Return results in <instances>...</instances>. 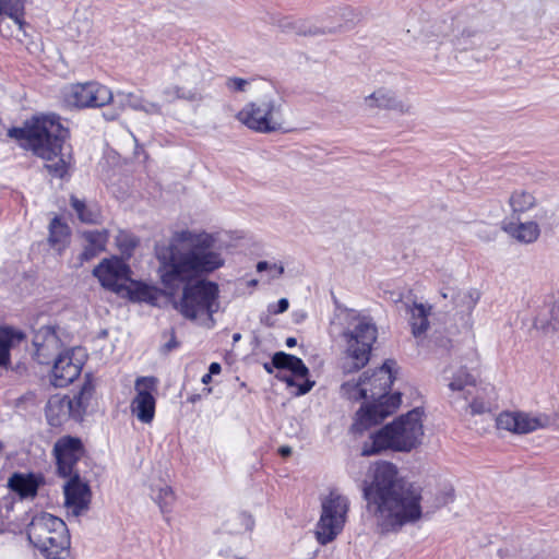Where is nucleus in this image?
Segmentation results:
<instances>
[{
    "instance_id": "f257e3e1",
    "label": "nucleus",
    "mask_w": 559,
    "mask_h": 559,
    "mask_svg": "<svg viewBox=\"0 0 559 559\" xmlns=\"http://www.w3.org/2000/svg\"><path fill=\"white\" fill-rule=\"evenodd\" d=\"M156 258L162 284L169 289L182 286L176 310L188 320L212 328L213 314L219 307V289L203 277L225 263L215 236L203 229L176 230L166 245L157 248Z\"/></svg>"
},
{
    "instance_id": "f03ea898",
    "label": "nucleus",
    "mask_w": 559,
    "mask_h": 559,
    "mask_svg": "<svg viewBox=\"0 0 559 559\" xmlns=\"http://www.w3.org/2000/svg\"><path fill=\"white\" fill-rule=\"evenodd\" d=\"M362 498L381 534L397 533L423 516L421 487L400 477L391 462L374 465L371 480L364 481Z\"/></svg>"
},
{
    "instance_id": "7ed1b4c3",
    "label": "nucleus",
    "mask_w": 559,
    "mask_h": 559,
    "mask_svg": "<svg viewBox=\"0 0 559 559\" xmlns=\"http://www.w3.org/2000/svg\"><path fill=\"white\" fill-rule=\"evenodd\" d=\"M8 135L25 141V146L47 163V170L62 178L70 163V155L64 152L69 130L64 128L59 117L55 115L36 117L27 121L23 128H12Z\"/></svg>"
},
{
    "instance_id": "20e7f679",
    "label": "nucleus",
    "mask_w": 559,
    "mask_h": 559,
    "mask_svg": "<svg viewBox=\"0 0 559 559\" xmlns=\"http://www.w3.org/2000/svg\"><path fill=\"white\" fill-rule=\"evenodd\" d=\"M424 408L415 407L397 416L393 421L371 433L361 449L364 456L381 454L383 451L408 453L421 444L424 437Z\"/></svg>"
},
{
    "instance_id": "39448f33",
    "label": "nucleus",
    "mask_w": 559,
    "mask_h": 559,
    "mask_svg": "<svg viewBox=\"0 0 559 559\" xmlns=\"http://www.w3.org/2000/svg\"><path fill=\"white\" fill-rule=\"evenodd\" d=\"M420 37L428 44L448 40L460 51L474 49L484 44L483 17L462 11L454 16L428 21L420 31Z\"/></svg>"
},
{
    "instance_id": "423d86ee",
    "label": "nucleus",
    "mask_w": 559,
    "mask_h": 559,
    "mask_svg": "<svg viewBox=\"0 0 559 559\" xmlns=\"http://www.w3.org/2000/svg\"><path fill=\"white\" fill-rule=\"evenodd\" d=\"M344 320L346 326L342 336L346 349L342 369L344 373H352L368 364L372 345L378 337V329L371 318L360 316L354 310L346 311Z\"/></svg>"
},
{
    "instance_id": "0eeeda50",
    "label": "nucleus",
    "mask_w": 559,
    "mask_h": 559,
    "mask_svg": "<svg viewBox=\"0 0 559 559\" xmlns=\"http://www.w3.org/2000/svg\"><path fill=\"white\" fill-rule=\"evenodd\" d=\"M236 119L248 129L260 133L284 130L283 105L274 95L246 104L236 115Z\"/></svg>"
},
{
    "instance_id": "6e6552de",
    "label": "nucleus",
    "mask_w": 559,
    "mask_h": 559,
    "mask_svg": "<svg viewBox=\"0 0 559 559\" xmlns=\"http://www.w3.org/2000/svg\"><path fill=\"white\" fill-rule=\"evenodd\" d=\"M95 386H80L72 397L69 395H52L45 407V415L49 426L60 427L69 419L80 421L94 395Z\"/></svg>"
},
{
    "instance_id": "1a4fd4ad",
    "label": "nucleus",
    "mask_w": 559,
    "mask_h": 559,
    "mask_svg": "<svg viewBox=\"0 0 559 559\" xmlns=\"http://www.w3.org/2000/svg\"><path fill=\"white\" fill-rule=\"evenodd\" d=\"M349 510L348 499L330 492L321 502V515L316 526V538L320 545L333 542L343 531Z\"/></svg>"
},
{
    "instance_id": "9d476101",
    "label": "nucleus",
    "mask_w": 559,
    "mask_h": 559,
    "mask_svg": "<svg viewBox=\"0 0 559 559\" xmlns=\"http://www.w3.org/2000/svg\"><path fill=\"white\" fill-rule=\"evenodd\" d=\"M67 106L75 108L102 107L114 100L111 91L97 82L70 84L62 90Z\"/></svg>"
},
{
    "instance_id": "9b49d317",
    "label": "nucleus",
    "mask_w": 559,
    "mask_h": 559,
    "mask_svg": "<svg viewBox=\"0 0 559 559\" xmlns=\"http://www.w3.org/2000/svg\"><path fill=\"white\" fill-rule=\"evenodd\" d=\"M86 449L80 437L66 435L58 438L52 448L57 475L61 478L80 474L78 463L85 455Z\"/></svg>"
},
{
    "instance_id": "f8f14e48",
    "label": "nucleus",
    "mask_w": 559,
    "mask_h": 559,
    "mask_svg": "<svg viewBox=\"0 0 559 559\" xmlns=\"http://www.w3.org/2000/svg\"><path fill=\"white\" fill-rule=\"evenodd\" d=\"M402 403V393L399 391H384L372 402L364 403L358 409L357 424L364 429L380 424L388 416L396 412Z\"/></svg>"
},
{
    "instance_id": "ddd939ff",
    "label": "nucleus",
    "mask_w": 559,
    "mask_h": 559,
    "mask_svg": "<svg viewBox=\"0 0 559 559\" xmlns=\"http://www.w3.org/2000/svg\"><path fill=\"white\" fill-rule=\"evenodd\" d=\"M93 274L98 278L102 286L120 294L123 292V286L129 282L131 270L118 257L104 259L94 270Z\"/></svg>"
},
{
    "instance_id": "4468645a",
    "label": "nucleus",
    "mask_w": 559,
    "mask_h": 559,
    "mask_svg": "<svg viewBox=\"0 0 559 559\" xmlns=\"http://www.w3.org/2000/svg\"><path fill=\"white\" fill-rule=\"evenodd\" d=\"M33 345L37 361L48 364L50 359L63 352L64 342L61 330L51 325L40 326L34 333Z\"/></svg>"
},
{
    "instance_id": "2eb2a0df",
    "label": "nucleus",
    "mask_w": 559,
    "mask_h": 559,
    "mask_svg": "<svg viewBox=\"0 0 559 559\" xmlns=\"http://www.w3.org/2000/svg\"><path fill=\"white\" fill-rule=\"evenodd\" d=\"M548 217L547 209H538L533 214L532 221H522V218H512L502 222L501 228L512 239L521 243H533L540 236L539 223Z\"/></svg>"
},
{
    "instance_id": "dca6fc26",
    "label": "nucleus",
    "mask_w": 559,
    "mask_h": 559,
    "mask_svg": "<svg viewBox=\"0 0 559 559\" xmlns=\"http://www.w3.org/2000/svg\"><path fill=\"white\" fill-rule=\"evenodd\" d=\"M364 106L369 110H392L400 115H414L415 107L406 98H401L393 90L381 86L364 98Z\"/></svg>"
},
{
    "instance_id": "f3484780",
    "label": "nucleus",
    "mask_w": 559,
    "mask_h": 559,
    "mask_svg": "<svg viewBox=\"0 0 559 559\" xmlns=\"http://www.w3.org/2000/svg\"><path fill=\"white\" fill-rule=\"evenodd\" d=\"M52 367V377L56 381L71 384L80 376L84 365L85 354L82 348L73 347L57 355Z\"/></svg>"
},
{
    "instance_id": "a211bd4d",
    "label": "nucleus",
    "mask_w": 559,
    "mask_h": 559,
    "mask_svg": "<svg viewBox=\"0 0 559 559\" xmlns=\"http://www.w3.org/2000/svg\"><path fill=\"white\" fill-rule=\"evenodd\" d=\"M66 478L68 480L63 486L64 504L78 516L88 509L92 496L91 488L88 483L82 479L81 474H73Z\"/></svg>"
},
{
    "instance_id": "6ab92c4d",
    "label": "nucleus",
    "mask_w": 559,
    "mask_h": 559,
    "mask_svg": "<svg viewBox=\"0 0 559 559\" xmlns=\"http://www.w3.org/2000/svg\"><path fill=\"white\" fill-rule=\"evenodd\" d=\"M156 386H135V394L130 402V413L143 425H151L156 414Z\"/></svg>"
},
{
    "instance_id": "aec40b11",
    "label": "nucleus",
    "mask_w": 559,
    "mask_h": 559,
    "mask_svg": "<svg viewBox=\"0 0 559 559\" xmlns=\"http://www.w3.org/2000/svg\"><path fill=\"white\" fill-rule=\"evenodd\" d=\"M272 364L281 373L289 372V376L283 374L286 384H297L299 380H304L302 384H316L308 379L309 370L304 361L294 355L278 352L274 354Z\"/></svg>"
},
{
    "instance_id": "412c9836",
    "label": "nucleus",
    "mask_w": 559,
    "mask_h": 559,
    "mask_svg": "<svg viewBox=\"0 0 559 559\" xmlns=\"http://www.w3.org/2000/svg\"><path fill=\"white\" fill-rule=\"evenodd\" d=\"M57 527L52 531V534L45 540V545L39 551L47 559H64L69 552L70 536L68 527L63 520L61 522H55Z\"/></svg>"
},
{
    "instance_id": "4be33fe9",
    "label": "nucleus",
    "mask_w": 559,
    "mask_h": 559,
    "mask_svg": "<svg viewBox=\"0 0 559 559\" xmlns=\"http://www.w3.org/2000/svg\"><path fill=\"white\" fill-rule=\"evenodd\" d=\"M61 521L60 518L46 512L34 516L27 526V538L29 543L39 550L45 545V540H48L47 538L57 527L55 522Z\"/></svg>"
},
{
    "instance_id": "5701e85b",
    "label": "nucleus",
    "mask_w": 559,
    "mask_h": 559,
    "mask_svg": "<svg viewBox=\"0 0 559 559\" xmlns=\"http://www.w3.org/2000/svg\"><path fill=\"white\" fill-rule=\"evenodd\" d=\"M44 481L41 474L15 472L8 479V488L22 499L34 498Z\"/></svg>"
},
{
    "instance_id": "b1692460",
    "label": "nucleus",
    "mask_w": 559,
    "mask_h": 559,
    "mask_svg": "<svg viewBox=\"0 0 559 559\" xmlns=\"http://www.w3.org/2000/svg\"><path fill=\"white\" fill-rule=\"evenodd\" d=\"M409 314V325L412 335L421 342L428 335L430 329L429 317L432 312V306L429 304L414 301L407 306Z\"/></svg>"
},
{
    "instance_id": "393cba45",
    "label": "nucleus",
    "mask_w": 559,
    "mask_h": 559,
    "mask_svg": "<svg viewBox=\"0 0 559 559\" xmlns=\"http://www.w3.org/2000/svg\"><path fill=\"white\" fill-rule=\"evenodd\" d=\"M512 218H522L524 214L535 213L538 209H546L538 201L534 192L524 188L514 189L508 199Z\"/></svg>"
},
{
    "instance_id": "a878e982",
    "label": "nucleus",
    "mask_w": 559,
    "mask_h": 559,
    "mask_svg": "<svg viewBox=\"0 0 559 559\" xmlns=\"http://www.w3.org/2000/svg\"><path fill=\"white\" fill-rule=\"evenodd\" d=\"M497 428L514 433H528L536 430L540 424L537 418H531L523 413L503 412L496 419Z\"/></svg>"
},
{
    "instance_id": "bb28decb",
    "label": "nucleus",
    "mask_w": 559,
    "mask_h": 559,
    "mask_svg": "<svg viewBox=\"0 0 559 559\" xmlns=\"http://www.w3.org/2000/svg\"><path fill=\"white\" fill-rule=\"evenodd\" d=\"M443 299H451L453 308L460 313L469 314L476 307L480 294L474 288L445 287L440 290Z\"/></svg>"
},
{
    "instance_id": "cd10ccee",
    "label": "nucleus",
    "mask_w": 559,
    "mask_h": 559,
    "mask_svg": "<svg viewBox=\"0 0 559 559\" xmlns=\"http://www.w3.org/2000/svg\"><path fill=\"white\" fill-rule=\"evenodd\" d=\"M83 251L81 260L88 261L106 250L109 233L107 229L82 231Z\"/></svg>"
},
{
    "instance_id": "c85d7f7f",
    "label": "nucleus",
    "mask_w": 559,
    "mask_h": 559,
    "mask_svg": "<svg viewBox=\"0 0 559 559\" xmlns=\"http://www.w3.org/2000/svg\"><path fill=\"white\" fill-rule=\"evenodd\" d=\"M159 95L162 100L167 104H173L177 100L194 103L203 99L202 94L197 87H186L177 83L164 85L160 88Z\"/></svg>"
},
{
    "instance_id": "c756f323",
    "label": "nucleus",
    "mask_w": 559,
    "mask_h": 559,
    "mask_svg": "<svg viewBox=\"0 0 559 559\" xmlns=\"http://www.w3.org/2000/svg\"><path fill=\"white\" fill-rule=\"evenodd\" d=\"M397 374V364L394 360H386L370 374L369 371L364 372V378H360L356 384H366V382L370 384H393L395 381L400 380Z\"/></svg>"
},
{
    "instance_id": "7c9ffc66",
    "label": "nucleus",
    "mask_w": 559,
    "mask_h": 559,
    "mask_svg": "<svg viewBox=\"0 0 559 559\" xmlns=\"http://www.w3.org/2000/svg\"><path fill=\"white\" fill-rule=\"evenodd\" d=\"M70 228L59 217H55L49 224L48 242L57 252L61 253L69 245Z\"/></svg>"
},
{
    "instance_id": "2f4dec72",
    "label": "nucleus",
    "mask_w": 559,
    "mask_h": 559,
    "mask_svg": "<svg viewBox=\"0 0 559 559\" xmlns=\"http://www.w3.org/2000/svg\"><path fill=\"white\" fill-rule=\"evenodd\" d=\"M119 296L127 297L132 301L153 302L156 299V290L144 283L129 278Z\"/></svg>"
},
{
    "instance_id": "473e14b6",
    "label": "nucleus",
    "mask_w": 559,
    "mask_h": 559,
    "mask_svg": "<svg viewBox=\"0 0 559 559\" xmlns=\"http://www.w3.org/2000/svg\"><path fill=\"white\" fill-rule=\"evenodd\" d=\"M70 204L82 223H100L102 213L97 204H87L84 200H81L75 195H71Z\"/></svg>"
},
{
    "instance_id": "72a5a7b5",
    "label": "nucleus",
    "mask_w": 559,
    "mask_h": 559,
    "mask_svg": "<svg viewBox=\"0 0 559 559\" xmlns=\"http://www.w3.org/2000/svg\"><path fill=\"white\" fill-rule=\"evenodd\" d=\"M472 415H481L491 413L498 408L497 395L493 390L487 392L485 388L477 392L476 396L469 403Z\"/></svg>"
},
{
    "instance_id": "f704fd0d",
    "label": "nucleus",
    "mask_w": 559,
    "mask_h": 559,
    "mask_svg": "<svg viewBox=\"0 0 559 559\" xmlns=\"http://www.w3.org/2000/svg\"><path fill=\"white\" fill-rule=\"evenodd\" d=\"M25 335L12 328H0V367L7 366L10 360V349L14 342H21Z\"/></svg>"
},
{
    "instance_id": "c9c22d12",
    "label": "nucleus",
    "mask_w": 559,
    "mask_h": 559,
    "mask_svg": "<svg viewBox=\"0 0 559 559\" xmlns=\"http://www.w3.org/2000/svg\"><path fill=\"white\" fill-rule=\"evenodd\" d=\"M281 26H282L283 31H285V32H294L297 35H302V36H314V35H319V34L333 33L335 31L334 28H330V27L321 28V27H317V26H311V25H309L308 22L302 21V20L285 21V22H283V24Z\"/></svg>"
},
{
    "instance_id": "e433bc0d",
    "label": "nucleus",
    "mask_w": 559,
    "mask_h": 559,
    "mask_svg": "<svg viewBox=\"0 0 559 559\" xmlns=\"http://www.w3.org/2000/svg\"><path fill=\"white\" fill-rule=\"evenodd\" d=\"M548 317L538 316L535 320V326L544 333L555 332L559 329V304H552L548 309Z\"/></svg>"
},
{
    "instance_id": "4c0bfd02",
    "label": "nucleus",
    "mask_w": 559,
    "mask_h": 559,
    "mask_svg": "<svg viewBox=\"0 0 559 559\" xmlns=\"http://www.w3.org/2000/svg\"><path fill=\"white\" fill-rule=\"evenodd\" d=\"M152 498L158 504L162 513H167L175 501V493L170 486L165 485L157 489H152Z\"/></svg>"
},
{
    "instance_id": "58836bf2",
    "label": "nucleus",
    "mask_w": 559,
    "mask_h": 559,
    "mask_svg": "<svg viewBox=\"0 0 559 559\" xmlns=\"http://www.w3.org/2000/svg\"><path fill=\"white\" fill-rule=\"evenodd\" d=\"M177 78L185 83L198 85L202 81V73L197 64L182 63L175 70Z\"/></svg>"
},
{
    "instance_id": "ea45409f",
    "label": "nucleus",
    "mask_w": 559,
    "mask_h": 559,
    "mask_svg": "<svg viewBox=\"0 0 559 559\" xmlns=\"http://www.w3.org/2000/svg\"><path fill=\"white\" fill-rule=\"evenodd\" d=\"M116 246L122 255L129 258L139 245V239L130 231L119 230L116 238Z\"/></svg>"
},
{
    "instance_id": "a19ab883",
    "label": "nucleus",
    "mask_w": 559,
    "mask_h": 559,
    "mask_svg": "<svg viewBox=\"0 0 559 559\" xmlns=\"http://www.w3.org/2000/svg\"><path fill=\"white\" fill-rule=\"evenodd\" d=\"M142 96L133 94V93H123L118 92L116 94V104L120 106V108L129 107L133 110H139L141 105Z\"/></svg>"
},
{
    "instance_id": "79ce46f5",
    "label": "nucleus",
    "mask_w": 559,
    "mask_h": 559,
    "mask_svg": "<svg viewBox=\"0 0 559 559\" xmlns=\"http://www.w3.org/2000/svg\"><path fill=\"white\" fill-rule=\"evenodd\" d=\"M139 111H143L146 115H162V105L157 102H151L142 97Z\"/></svg>"
},
{
    "instance_id": "37998d69",
    "label": "nucleus",
    "mask_w": 559,
    "mask_h": 559,
    "mask_svg": "<svg viewBox=\"0 0 559 559\" xmlns=\"http://www.w3.org/2000/svg\"><path fill=\"white\" fill-rule=\"evenodd\" d=\"M342 395L354 397L355 400H365L367 397V390L365 386H341Z\"/></svg>"
},
{
    "instance_id": "c03bdc74",
    "label": "nucleus",
    "mask_w": 559,
    "mask_h": 559,
    "mask_svg": "<svg viewBox=\"0 0 559 559\" xmlns=\"http://www.w3.org/2000/svg\"><path fill=\"white\" fill-rule=\"evenodd\" d=\"M249 82L241 78H228L226 80V87L233 92H245Z\"/></svg>"
},
{
    "instance_id": "a18cd8bd",
    "label": "nucleus",
    "mask_w": 559,
    "mask_h": 559,
    "mask_svg": "<svg viewBox=\"0 0 559 559\" xmlns=\"http://www.w3.org/2000/svg\"><path fill=\"white\" fill-rule=\"evenodd\" d=\"M475 380L466 372L465 369L460 368L457 373L453 377V379L448 383L451 385L454 384H474Z\"/></svg>"
},
{
    "instance_id": "49530a36",
    "label": "nucleus",
    "mask_w": 559,
    "mask_h": 559,
    "mask_svg": "<svg viewBox=\"0 0 559 559\" xmlns=\"http://www.w3.org/2000/svg\"><path fill=\"white\" fill-rule=\"evenodd\" d=\"M289 307V301L287 298H281L275 304H270L267 306V311L271 313V314H278V313H283L285 312Z\"/></svg>"
},
{
    "instance_id": "de8ad7c7",
    "label": "nucleus",
    "mask_w": 559,
    "mask_h": 559,
    "mask_svg": "<svg viewBox=\"0 0 559 559\" xmlns=\"http://www.w3.org/2000/svg\"><path fill=\"white\" fill-rule=\"evenodd\" d=\"M212 393V386H204L201 394H191L188 396L187 401L194 404L200 401L202 397L209 396Z\"/></svg>"
},
{
    "instance_id": "09e8293b",
    "label": "nucleus",
    "mask_w": 559,
    "mask_h": 559,
    "mask_svg": "<svg viewBox=\"0 0 559 559\" xmlns=\"http://www.w3.org/2000/svg\"><path fill=\"white\" fill-rule=\"evenodd\" d=\"M270 278H278L284 273V266L282 264H271L270 266Z\"/></svg>"
},
{
    "instance_id": "8fccbe9b",
    "label": "nucleus",
    "mask_w": 559,
    "mask_h": 559,
    "mask_svg": "<svg viewBox=\"0 0 559 559\" xmlns=\"http://www.w3.org/2000/svg\"><path fill=\"white\" fill-rule=\"evenodd\" d=\"M155 381H156L155 378L138 377L135 379L134 384H136V385H140V384H154Z\"/></svg>"
},
{
    "instance_id": "3c124183",
    "label": "nucleus",
    "mask_w": 559,
    "mask_h": 559,
    "mask_svg": "<svg viewBox=\"0 0 559 559\" xmlns=\"http://www.w3.org/2000/svg\"><path fill=\"white\" fill-rule=\"evenodd\" d=\"M277 452H278V454H280L282 457L286 459V457L290 456V454H292V452H293V451H292V448H290V447H288V445H282V447H280V448H278V451H277Z\"/></svg>"
},
{
    "instance_id": "603ef678",
    "label": "nucleus",
    "mask_w": 559,
    "mask_h": 559,
    "mask_svg": "<svg viewBox=\"0 0 559 559\" xmlns=\"http://www.w3.org/2000/svg\"><path fill=\"white\" fill-rule=\"evenodd\" d=\"M296 391L294 392L295 396H302L310 392L312 386H295Z\"/></svg>"
},
{
    "instance_id": "864d4df0",
    "label": "nucleus",
    "mask_w": 559,
    "mask_h": 559,
    "mask_svg": "<svg viewBox=\"0 0 559 559\" xmlns=\"http://www.w3.org/2000/svg\"><path fill=\"white\" fill-rule=\"evenodd\" d=\"M219 372H221V365L218 362H212L209 368V373L212 376V374H217Z\"/></svg>"
},
{
    "instance_id": "5fc2aeb1",
    "label": "nucleus",
    "mask_w": 559,
    "mask_h": 559,
    "mask_svg": "<svg viewBox=\"0 0 559 559\" xmlns=\"http://www.w3.org/2000/svg\"><path fill=\"white\" fill-rule=\"evenodd\" d=\"M270 266H271V264H270L269 262H266V261H260V262H258V264H257V271H258V272H263V271H266V270L269 271V270H270Z\"/></svg>"
},
{
    "instance_id": "6e6d98bb",
    "label": "nucleus",
    "mask_w": 559,
    "mask_h": 559,
    "mask_svg": "<svg viewBox=\"0 0 559 559\" xmlns=\"http://www.w3.org/2000/svg\"><path fill=\"white\" fill-rule=\"evenodd\" d=\"M178 345L177 341L175 340V337H173L169 342H167L165 345H164V349L166 352H170L171 349L176 348Z\"/></svg>"
},
{
    "instance_id": "4d7b16f0",
    "label": "nucleus",
    "mask_w": 559,
    "mask_h": 559,
    "mask_svg": "<svg viewBox=\"0 0 559 559\" xmlns=\"http://www.w3.org/2000/svg\"><path fill=\"white\" fill-rule=\"evenodd\" d=\"M435 342L439 343L440 346H442V347H447L449 345V343H450V340L449 338H441L440 341H438V338L436 337Z\"/></svg>"
},
{
    "instance_id": "13d9d810",
    "label": "nucleus",
    "mask_w": 559,
    "mask_h": 559,
    "mask_svg": "<svg viewBox=\"0 0 559 559\" xmlns=\"http://www.w3.org/2000/svg\"><path fill=\"white\" fill-rule=\"evenodd\" d=\"M211 378H212V376L209 372L203 374L201 378L202 384H207L211 381Z\"/></svg>"
},
{
    "instance_id": "bf43d9fd",
    "label": "nucleus",
    "mask_w": 559,
    "mask_h": 559,
    "mask_svg": "<svg viewBox=\"0 0 559 559\" xmlns=\"http://www.w3.org/2000/svg\"><path fill=\"white\" fill-rule=\"evenodd\" d=\"M247 520V528L251 530L253 525V520L250 516H247L246 514H241Z\"/></svg>"
},
{
    "instance_id": "052dcab7",
    "label": "nucleus",
    "mask_w": 559,
    "mask_h": 559,
    "mask_svg": "<svg viewBox=\"0 0 559 559\" xmlns=\"http://www.w3.org/2000/svg\"><path fill=\"white\" fill-rule=\"evenodd\" d=\"M296 343H297V341H296V338H294V337H288V338L286 340V345H287L288 347H293V346H295V345H296Z\"/></svg>"
},
{
    "instance_id": "680f3d73",
    "label": "nucleus",
    "mask_w": 559,
    "mask_h": 559,
    "mask_svg": "<svg viewBox=\"0 0 559 559\" xmlns=\"http://www.w3.org/2000/svg\"><path fill=\"white\" fill-rule=\"evenodd\" d=\"M240 338H241V335L239 333H236L233 336L234 342H238Z\"/></svg>"
},
{
    "instance_id": "e2e57ef3",
    "label": "nucleus",
    "mask_w": 559,
    "mask_h": 559,
    "mask_svg": "<svg viewBox=\"0 0 559 559\" xmlns=\"http://www.w3.org/2000/svg\"><path fill=\"white\" fill-rule=\"evenodd\" d=\"M117 116H118V114H110V115L106 116V118L109 120H114Z\"/></svg>"
},
{
    "instance_id": "0e129e2a",
    "label": "nucleus",
    "mask_w": 559,
    "mask_h": 559,
    "mask_svg": "<svg viewBox=\"0 0 559 559\" xmlns=\"http://www.w3.org/2000/svg\"><path fill=\"white\" fill-rule=\"evenodd\" d=\"M450 388H451L452 390H460V391L464 389V386H462V385H459V386H450Z\"/></svg>"
},
{
    "instance_id": "69168bd1",
    "label": "nucleus",
    "mask_w": 559,
    "mask_h": 559,
    "mask_svg": "<svg viewBox=\"0 0 559 559\" xmlns=\"http://www.w3.org/2000/svg\"><path fill=\"white\" fill-rule=\"evenodd\" d=\"M83 384L84 385L91 384V379H86V381Z\"/></svg>"
},
{
    "instance_id": "338daca9",
    "label": "nucleus",
    "mask_w": 559,
    "mask_h": 559,
    "mask_svg": "<svg viewBox=\"0 0 559 559\" xmlns=\"http://www.w3.org/2000/svg\"><path fill=\"white\" fill-rule=\"evenodd\" d=\"M250 284H251V285H257V280H252V281L250 282Z\"/></svg>"
},
{
    "instance_id": "774afa93",
    "label": "nucleus",
    "mask_w": 559,
    "mask_h": 559,
    "mask_svg": "<svg viewBox=\"0 0 559 559\" xmlns=\"http://www.w3.org/2000/svg\"><path fill=\"white\" fill-rule=\"evenodd\" d=\"M231 559H247V558L233 557Z\"/></svg>"
}]
</instances>
